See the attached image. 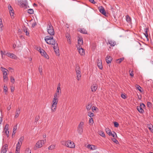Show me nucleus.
I'll return each instance as SVG.
<instances>
[{"label":"nucleus","mask_w":153,"mask_h":153,"mask_svg":"<svg viewBox=\"0 0 153 153\" xmlns=\"http://www.w3.org/2000/svg\"><path fill=\"white\" fill-rule=\"evenodd\" d=\"M124 59L123 58H121L120 59H118L117 60V62L119 63H121V62Z\"/></svg>","instance_id":"nucleus-40"},{"label":"nucleus","mask_w":153,"mask_h":153,"mask_svg":"<svg viewBox=\"0 0 153 153\" xmlns=\"http://www.w3.org/2000/svg\"><path fill=\"white\" fill-rule=\"evenodd\" d=\"M39 51L40 52L42 56L47 59H49V57L48 56L46 52L43 50L39 49Z\"/></svg>","instance_id":"nucleus-8"},{"label":"nucleus","mask_w":153,"mask_h":153,"mask_svg":"<svg viewBox=\"0 0 153 153\" xmlns=\"http://www.w3.org/2000/svg\"><path fill=\"white\" fill-rule=\"evenodd\" d=\"M78 50L80 54L82 55L83 56L85 54V51L80 46L77 47Z\"/></svg>","instance_id":"nucleus-14"},{"label":"nucleus","mask_w":153,"mask_h":153,"mask_svg":"<svg viewBox=\"0 0 153 153\" xmlns=\"http://www.w3.org/2000/svg\"><path fill=\"white\" fill-rule=\"evenodd\" d=\"M8 149V145L5 144L4 145L1 150V153H6Z\"/></svg>","instance_id":"nucleus-12"},{"label":"nucleus","mask_w":153,"mask_h":153,"mask_svg":"<svg viewBox=\"0 0 153 153\" xmlns=\"http://www.w3.org/2000/svg\"><path fill=\"white\" fill-rule=\"evenodd\" d=\"M10 81L11 82L13 83H14L15 82V79L12 76H11L10 77Z\"/></svg>","instance_id":"nucleus-47"},{"label":"nucleus","mask_w":153,"mask_h":153,"mask_svg":"<svg viewBox=\"0 0 153 153\" xmlns=\"http://www.w3.org/2000/svg\"><path fill=\"white\" fill-rule=\"evenodd\" d=\"M24 139V137L23 136L21 137L19 140V142L22 143V142L23 140Z\"/></svg>","instance_id":"nucleus-42"},{"label":"nucleus","mask_w":153,"mask_h":153,"mask_svg":"<svg viewBox=\"0 0 153 153\" xmlns=\"http://www.w3.org/2000/svg\"><path fill=\"white\" fill-rule=\"evenodd\" d=\"M4 80V81H7L8 80L7 75H3Z\"/></svg>","instance_id":"nucleus-44"},{"label":"nucleus","mask_w":153,"mask_h":153,"mask_svg":"<svg viewBox=\"0 0 153 153\" xmlns=\"http://www.w3.org/2000/svg\"><path fill=\"white\" fill-rule=\"evenodd\" d=\"M22 144V143H21L18 141L16 146V148L17 149V150L20 149Z\"/></svg>","instance_id":"nucleus-32"},{"label":"nucleus","mask_w":153,"mask_h":153,"mask_svg":"<svg viewBox=\"0 0 153 153\" xmlns=\"http://www.w3.org/2000/svg\"><path fill=\"white\" fill-rule=\"evenodd\" d=\"M78 45L77 47L80 46L83 44L82 39V38L78 37Z\"/></svg>","instance_id":"nucleus-19"},{"label":"nucleus","mask_w":153,"mask_h":153,"mask_svg":"<svg viewBox=\"0 0 153 153\" xmlns=\"http://www.w3.org/2000/svg\"><path fill=\"white\" fill-rule=\"evenodd\" d=\"M40 118V117L39 115L36 116L35 118V122H37V121L39 120Z\"/></svg>","instance_id":"nucleus-46"},{"label":"nucleus","mask_w":153,"mask_h":153,"mask_svg":"<svg viewBox=\"0 0 153 153\" xmlns=\"http://www.w3.org/2000/svg\"><path fill=\"white\" fill-rule=\"evenodd\" d=\"M1 71L3 72L4 71H8L6 68H4L3 67H1Z\"/></svg>","instance_id":"nucleus-49"},{"label":"nucleus","mask_w":153,"mask_h":153,"mask_svg":"<svg viewBox=\"0 0 153 153\" xmlns=\"http://www.w3.org/2000/svg\"><path fill=\"white\" fill-rule=\"evenodd\" d=\"M148 29L146 28L144 30V35H145L146 37H147L148 36V35L147 33Z\"/></svg>","instance_id":"nucleus-39"},{"label":"nucleus","mask_w":153,"mask_h":153,"mask_svg":"<svg viewBox=\"0 0 153 153\" xmlns=\"http://www.w3.org/2000/svg\"><path fill=\"white\" fill-rule=\"evenodd\" d=\"M89 1L90 2L93 4H95V2L94 0H89Z\"/></svg>","instance_id":"nucleus-62"},{"label":"nucleus","mask_w":153,"mask_h":153,"mask_svg":"<svg viewBox=\"0 0 153 153\" xmlns=\"http://www.w3.org/2000/svg\"><path fill=\"white\" fill-rule=\"evenodd\" d=\"M20 109L19 108L16 111V112L15 116V118H17L18 117L19 114L20 113Z\"/></svg>","instance_id":"nucleus-25"},{"label":"nucleus","mask_w":153,"mask_h":153,"mask_svg":"<svg viewBox=\"0 0 153 153\" xmlns=\"http://www.w3.org/2000/svg\"><path fill=\"white\" fill-rule=\"evenodd\" d=\"M17 125L15 126L14 127L13 130V132H14V134H15L16 132V131L17 130Z\"/></svg>","instance_id":"nucleus-45"},{"label":"nucleus","mask_w":153,"mask_h":153,"mask_svg":"<svg viewBox=\"0 0 153 153\" xmlns=\"http://www.w3.org/2000/svg\"><path fill=\"white\" fill-rule=\"evenodd\" d=\"M114 126L116 127H117L119 126L118 123L117 122H114Z\"/></svg>","instance_id":"nucleus-50"},{"label":"nucleus","mask_w":153,"mask_h":153,"mask_svg":"<svg viewBox=\"0 0 153 153\" xmlns=\"http://www.w3.org/2000/svg\"><path fill=\"white\" fill-rule=\"evenodd\" d=\"M84 124V123L83 122H80L77 127V132L80 135L82 134L83 132Z\"/></svg>","instance_id":"nucleus-3"},{"label":"nucleus","mask_w":153,"mask_h":153,"mask_svg":"<svg viewBox=\"0 0 153 153\" xmlns=\"http://www.w3.org/2000/svg\"><path fill=\"white\" fill-rule=\"evenodd\" d=\"M135 87L137 89L139 90L140 92H142V91L141 90V88L139 85H136Z\"/></svg>","instance_id":"nucleus-38"},{"label":"nucleus","mask_w":153,"mask_h":153,"mask_svg":"<svg viewBox=\"0 0 153 153\" xmlns=\"http://www.w3.org/2000/svg\"><path fill=\"white\" fill-rule=\"evenodd\" d=\"M97 88V85L96 84L93 85L91 86V91L92 92L96 91Z\"/></svg>","instance_id":"nucleus-22"},{"label":"nucleus","mask_w":153,"mask_h":153,"mask_svg":"<svg viewBox=\"0 0 153 153\" xmlns=\"http://www.w3.org/2000/svg\"><path fill=\"white\" fill-rule=\"evenodd\" d=\"M65 145L70 148H74L75 147V144L73 142L70 140L66 141L65 142Z\"/></svg>","instance_id":"nucleus-5"},{"label":"nucleus","mask_w":153,"mask_h":153,"mask_svg":"<svg viewBox=\"0 0 153 153\" xmlns=\"http://www.w3.org/2000/svg\"><path fill=\"white\" fill-rule=\"evenodd\" d=\"M88 115L91 118L94 116V114L92 112L89 111L88 112Z\"/></svg>","instance_id":"nucleus-36"},{"label":"nucleus","mask_w":153,"mask_h":153,"mask_svg":"<svg viewBox=\"0 0 153 153\" xmlns=\"http://www.w3.org/2000/svg\"><path fill=\"white\" fill-rule=\"evenodd\" d=\"M47 31L48 33L51 36H53L55 32L53 27L50 23L48 25Z\"/></svg>","instance_id":"nucleus-4"},{"label":"nucleus","mask_w":153,"mask_h":153,"mask_svg":"<svg viewBox=\"0 0 153 153\" xmlns=\"http://www.w3.org/2000/svg\"><path fill=\"white\" fill-rule=\"evenodd\" d=\"M121 97L123 99H125L126 98L125 95L123 94H122L121 95Z\"/></svg>","instance_id":"nucleus-64"},{"label":"nucleus","mask_w":153,"mask_h":153,"mask_svg":"<svg viewBox=\"0 0 153 153\" xmlns=\"http://www.w3.org/2000/svg\"><path fill=\"white\" fill-rule=\"evenodd\" d=\"M9 11L11 16H13L14 14L13 10H11V11L9 10Z\"/></svg>","instance_id":"nucleus-51"},{"label":"nucleus","mask_w":153,"mask_h":153,"mask_svg":"<svg viewBox=\"0 0 153 153\" xmlns=\"http://www.w3.org/2000/svg\"><path fill=\"white\" fill-rule=\"evenodd\" d=\"M8 9H9V10L10 11L13 10V9L12 7L10 5H9L8 6Z\"/></svg>","instance_id":"nucleus-55"},{"label":"nucleus","mask_w":153,"mask_h":153,"mask_svg":"<svg viewBox=\"0 0 153 153\" xmlns=\"http://www.w3.org/2000/svg\"><path fill=\"white\" fill-rule=\"evenodd\" d=\"M112 141L115 143L117 144L118 143V141L115 139L114 138L112 139Z\"/></svg>","instance_id":"nucleus-56"},{"label":"nucleus","mask_w":153,"mask_h":153,"mask_svg":"<svg viewBox=\"0 0 153 153\" xmlns=\"http://www.w3.org/2000/svg\"><path fill=\"white\" fill-rule=\"evenodd\" d=\"M66 36L67 38V41L68 43L69 44H71V39L70 35L69 34L67 33L66 35Z\"/></svg>","instance_id":"nucleus-20"},{"label":"nucleus","mask_w":153,"mask_h":153,"mask_svg":"<svg viewBox=\"0 0 153 153\" xmlns=\"http://www.w3.org/2000/svg\"><path fill=\"white\" fill-rule=\"evenodd\" d=\"M98 134L102 137H105V135L104 132L102 131H98Z\"/></svg>","instance_id":"nucleus-27"},{"label":"nucleus","mask_w":153,"mask_h":153,"mask_svg":"<svg viewBox=\"0 0 153 153\" xmlns=\"http://www.w3.org/2000/svg\"><path fill=\"white\" fill-rule=\"evenodd\" d=\"M9 125L7 124H6L4 127V130L8 129Z\"/></svg>","instance_id":"nucleus-53"},{"label":"nucleus","mask_w":153,"mask_h":153,"mask_svg":"<svg viewBox=\"0 0 153 153\" xmlns=\"http://www.w3.org/2000/svg\"><path fill=\"white\" fill-rule=\"evenodd\" d=\"M97 65L98 67L100 69H102V60L101 59H98L97 62Z\"/></svg>","instance_id":"nucleus-16"},{"label":"nucleus","mask_w":153,"mask_h":153,"mask_svg":"<svg viewBox=\"0 0 153 153\" xmlns=\"http://www.w3.org/2000/svg\"><path fill=\"white\" fill-rule=\"evenodd\" d=\"M86 147L89 149L92 150H94L97 149V147L96 146L90 144L88 145Z\"/></svg>","instance_id":"nucleus-15"},{"label":"nucleus","mask_w":153,"mask_h":153,"mask_svg":"<svg viewBox=\"0 0 153 153\" xmlns=\"http://www.w3.org/2000/svg\"><path fill=\"white\" fill-rule=\"evenodd\" d=\"M38 70L40 75L42 74V65H39L38 68Z\"/></svg>","instance_id":"nucleus-30"},{"label":"nucleus","mask_w":153,"mask_h":153,"mask_svg":"<svg viewBox=\"0 0 153 153\" xmlns=\"http://www.w3.org/2000/svg\"><path fill=\"white\" fill-rule=\"evenodd\" d=\"M45 40L48 44L52 45L56 44V42L53 39V37H50L48 36L45 37Z\"/></svg>","instance_id":"nucleus-2"},{"label":"nucleus","mask_w":153,"mask_h":153,"mask_svg":"<svg viewBox=\"0 0 153 153\" xmlns=\"http://www.w3.org/2000/svg\"><path fill=\"white\" fill-rule=\"evenodd\" d=\"M99 9L100 12L103 15L105 16L106 12L104 7L101 6L100 7H99Z\"/></svg>","instance_id":"nucleus-18"},{"label":"nucleus","mask_w":153,"mask_h":153,"mask_svg":"<svg viewBox=\"0 0 153 153\" xmlns=\"http://www.w3.org/2000/svg\"><path fill=\"white\" fill-rule=\"evenodd\" d=\"M25 153H31V151L29 148H27L26 149Z\"/></svg>","instance_id":"nucleus-43"},{"label":"nucleus","mask_w":153,"mask_h":153,"mask_svg":"<svg viewBox=\"0 0 153 153\" xmlns=\"http://www.w3.org/2000/svg\"><path fill=\"white\" fill-rule=\"evenodd\" d=\"M79 31L81 33H84V34H87V32L86 30L84 28L81 29L80 30H79Z\"/></svg>","instance_id":"nucleus-29"},{"label":"nucleus","mask_w":153,"mask_h":153,"mask_svg":"<svg viewBox=\"0 0 153 153\" xmlns=\"http://www.w3.org/2000/svg\"><path fill=\"white\" fill-rule=\"evenodd\" d=\"M4 131L7 137H8L9 136V129L4 130Z\"/></svg>","instance_id":"nucleus-37"},{"label":"nucleus","mask_w":153,"mask_h":153,"mask_svg":"<svg viewBox=\"0 0 153 153\" xmlns=\"http://www.w3.org/2000/svg\"><path fill=\"white\" fill-rule=\"evenodd\" d=\"M59 95L58 93H55L54 95L53 99L59 100Z\"/></svg>","instance_id":"nucleus-28"},{"label":"nucleus","mask_w":153,"mask_h":153,"mask_svg":"<svg viewBox=\"0 0 153 153\" xmlns=\"http://www.w3.org/2000/svg\"><path fill=\"white\" fill-rule=\"evenodd\" d=\"M9 125L7 124H6L4 127V130L8 129Z\"/></svg>","instance_id":"nucleus-52"},{"label":"nucleus","mask_w":153,"mask_h":153,"mask_svg":"<svg viewBox=\"0 0 153 153\" xmlns=\"http://www.w3.org/2000/svg\"><path fill=\"white\" fill-rule=\"evenodd\" d=\"M20 149L17 150V149L16 148V153H19Z\"/></svg>","instance_id":"nucleus-63"},{"label":"nucleus","mask_w":153,"mask_h":153,"mask_svg":"<svg viewBox=\"0 0 153 153\" xmlns=\"http://www.w3.org/2000/svg\"><path fill=\"white\" fill-rule=\"evenodd\" d=\"M23 30L26 33V35L27 36H28L29 35V33L28 31V29L26 27H23Z\"/></svg>","instance_id":"nucleus-26"},{"label":"nucleus","mask_w":153,"mask_h":153,"mask_svg":"<svg viewBox=\"0 0 153 153\" xmlns=\"http://www.w3.org/2000/svg\"><path fill=\"white\" fill-rule=\"evenodd\" d=\"M112 59V58L109 55H107L106 57V61L108 64L111 63Z\"/></svg>","instance_id":"nucleus-17"},{"label":"nucleus","mask_w":153,"mask_h":153,"mask_svg":"<svg viewBox=\"0 0 153 153\" xmlns=\"http://www.w3.org/2000/svg\"><path fill=\"white\" fill-rule=\"evenodd\" d=\"M46 142V139L39 140L36 143L35 147L37 148H41Z\"/></svg>","instance_id":"nucleus-7"},{"label":"nucleus","mask_w":153,"mask_h":153,"mask_svg":"<svg viewBox=\"0 0 153 153\" xmlns=\"http://www.w3.org/2000/svg\"><path fill=\"white\" fill-rule=\"evenodd\" d=\"M33 10L32 9H29L28 10V12L30 14H32L33 13Z\"/></svg>","instance_id":"nucleus-41"},{"label":"nucleus","mask_w":153,"mask_h":153,"mask_svg":"<svg viewBox=\"0 0 153 153\" xmlns=\"http://www.w3.org/2000/svg\"><path fill=\"white\" fill-rule=\"evenodd\" d=\"M89 123L91 124H93L94 123V120L92 118H91L89 120Z\"/></svg>","instance_id":"nucleus-48"},{"label":"nucleus","mask_w":153,"mask_h":153,"mask_svg":"<svg viewBox=\"0 0 153 153\" xmlns=\"http://www.w3.org/2000/svg\"><path fill=\"white\" fill-rule=\"evenodd\" d=\"M97 109V108L95 106H93L92 107V109L93 111L96 110Z\"/></svg>","instance_id":"nucleus-60"},{"label":"nucleus","mask_w":153,"mask_h":153,"mask_svg":"<svg viewBox=\"0 0 153 153\" xmlns=\"http://www.w3.org/2000/svg\"><path fill=\"white\" fill-rule=\"evenodd\" d=\"M56 93H58L59 94H60L61 93V90L60 88V85L59 83L58 85V86Z\"/></svg>","instance_id":"nucleus-21"},{"label":"nucleus","mask_w":153,"mask_h":153,"mask_svg":"<svg viewBox=\"0 0 153 153\" xmlns=\"http://www.w3.org/2000/svg\"><path fill=\"white\" fill-rule=\"evenodd\" d=\"M53 45H54V46L53 47V49L56 53L57 54V55H59V47L58 46L57 43H56V44H55Z\"/></svg>","instance_id":"nucleus-11"},{"label":"nucleus","mask_w":153,"mask_h":153,"mask_svg":"<svg viewBox=\"0 0 153 153\" xmlns=\"http://www.w3.org/2000/svg\"><path fill=\"white\" fill-rule=\"evenodd\" d=\"M8 71H3V75H7V72Z\"/></svg>","instance_id":"nucleus-59"},{"label":"nucleus","mask_w":153,"mask_h":153,"mask_svg":"<svg viewBox=\"0 0 153 153\" xmlns=\"http://www.w3.org/2000/svg\"><path fill=\"white\" fill-rule=\"evenodd\" d=\"M126 20L130 23L131 22V19L128 15H127L126 16Z\"/></svg>","instance_id":"nucleus-34"},{"label":"nucleus","mask_w":153,"mask_h":153,"mask_svg":"<svg viewBox=\"0 0 153 153\" xmlns=\"http://www.w3.org/2000/svg\"><path fill=\"white\" fill-rule=\"evenodd\" d=\"M133 71H131L130 70V71H129L130 75L131 76H134V74H133Z\"/></svg>","instance_id":"nucleus-54"},{"label":"nucleus","mask_w":153,"mask_h":153,"mask_svg":"<svg viewBox=\"0 0 153 153\" xmlns=\"http://www.w3.org/2000/svg\"><path fill=\"white\" fill-rule=\"evenodd\" d=\"M36 25V23L35 22H34L32 24V27H35Z\"/></svg>","instance_id":"nucleus-61"},{"label":"nucleus","mask_w":153,"mask_h":153,"mask_svg":"<svg viewBox=\"0 0 153 153\" xmlns=\"http://www.w3.org/2000/svg\"><path fill=\"white\" fill-rule=\"evenodd\" d=\"M76 73L77 79L78 80H79L81 78V72L80 69L78 65H77L76 66Z\"/></svg>","instance_id":"nucleus-6"},{"label":"nucleus","mask_w":153,"mask_h":153,"mask_svg":"<svg viewBox=\"0 0 153 153\" xmlns=\"http://www.w3.org/2000/svg\"><path fill=\"white\" fill-rule=\"evenodd\" d=\"M147 105L148 107H152V104L151 102H147Z\"/></svg>","instance_id":"nucleus-57"},{"label":"nucleus","mask_w":153,"mask_h":153,"mask_svg":"<svg viewBox=\"0 0 153 153\" xmlns=\"http://www.w3.org/2000/svg\"><path fill=\"white\" fill-rule=\"evenodd\" d=\"M4 29V26L3 25L2 19L0 18V31H2Z\"/></svg>","instance_id":"nucleus-24"},{"label":"nucleus","mask_w":153,"mask_h":153,"mask_svg":"<svg viewBox=\"0 0 153 153\" xmlns=\"http://www.w3.org/2000/svg\"><path fill=\"white\" fill-rule=\"evenodd\" d=\"M59 100L53 99L51 107V111L53 112L56 111Z\"/></svg>","instance_id":"nucleus-1"},{"label":"nucleus","mask_w":153,"mask_h":153,"mask_svg":"<svg viewBox=\"0 0 153 153\" xmlns=\"http://www.w3.org/2000/svg\"><path fill=\"white\" fill-rule=\"evenodd\" d=\"M145 107V105L142 103L140 104V106H138L137 107V109L139 112L142 113L144 112V110L143 109V108H144Z\"/></svg>","instance_id":"nucleus-9"},{"label":"nucleus","mask_w":153,"mask_h":153,"mask_svg":"<svg viewBox=\"0 0 153 153\" xmlns=\"http://www.w3.org/2000/svg\"><path fill=\"white\" fill-rule=\"evenodd\" d=\"M92 104H88L86 107L87 110L88 111L90 110L92 107Z\"/></svg>","instance_id":"nucleus-33"},{"label":"nucleus","mask_w":153,"mask_h":153,"mask_svg":"<svg viewBox=\"0 0 153 153\" xmlns=\"http://www.w3.org/2000/svg\"><path fill=\"white\" fill-rule=\"evenodd\" d=\"M7 56L14 59H16L17 58V56L13 53L10 52L7 53L6 54Z\"/></svg>","instance_id":"nucleus-13"},{"label":"nucleus","mask_w":153,"mask_h":153,"mask_svg":"<svg viewBox=\"0 0 153 153\" xmlns=\"http://www.w3.org/2000/svg\"><path fill=\"white\" fill-rule=\"evenodd\" d=\"M7 87H6L5 86H4V90L5 91V94H6V92L7 91Z\"/></svg>","instance_id":"nucleus-58"},{"label":"nucleus","mask_w":153,"mask_h":153,"mask_svg":"<svg viewBox=\"0 0 153 153\" xmlns=\"http://www.w3.org/2000/svg\"><path fill=\"white\" fill-rule=\"evenodd\" d=\"M19 3L22 7L26 6L27 4L26 0H19Z\"/></svg>","instance_id":"nucleus-10"},{"label":"nucleus","mask_w":153,"mask_h":153,"mask_svg":"<svg viewBox=\"0 0 153 153\" xmlns=\"http://www.w3.org/2000/svg\"><path fill=\"white\" fill-rule=\"evenodd\" d=\"M108 42L109 44L111 45V46H114L116 45V42L115 41L111 40H108Z\"/></svg>","instance_id":"nucleus-23"},{"label":"nucleus","mask_w":153,"mask_h":153,"mask_svg":"<svg viewBox=\"0 0 153 153\" xmlns=\"http://www.w3.org/2000/svg\"><path fill=\"white\" fill-rule=\"evenodd\" d=\"M105 131L106 133L109 136L111 135V130L108 128H106L105 129Z\"/></svg>","instance_id":"nucleus-31"},{"label":"nucleus","mask_w":153,"mask_h":153,"mask_svg":"<svg viewBox=\"0 0 153 153\" xmlns=\"http://www.w3.org/2000/svg\"><path fill=\"white\" fill-rule=\"evenodd\" d=\"M55 145H52L49 147L48 149L51 150L55 148Z\"/></svg>","instance_id":"nucleus-35"}]
</instances>
